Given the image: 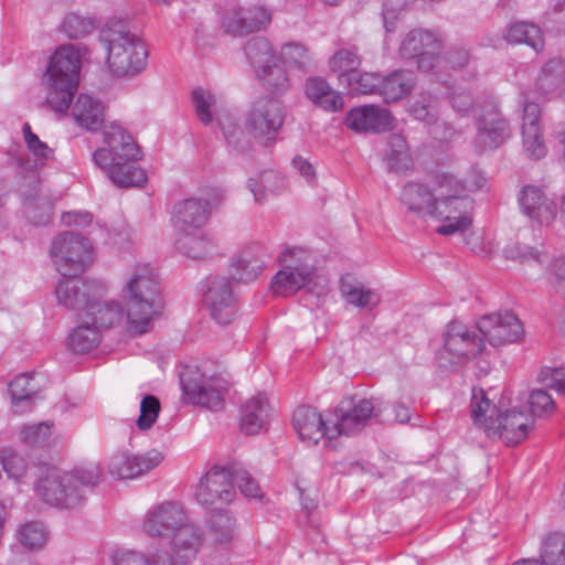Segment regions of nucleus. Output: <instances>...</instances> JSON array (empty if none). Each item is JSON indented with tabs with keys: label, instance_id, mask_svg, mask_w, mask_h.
<instances>
[{
	"label": "nucleus",
	"instance_id": "obj_36",
	"mask_svg": "<svg viewBox=\"0 0 565 565\" xmlns=\"http://www.w3.org/2000/svg\"><path fill=\"white\" fill-rule=\"evenodd\" d=\"M340 291L348 303L360 309H372L380 303V296L374 290L365 288L351 275L341 278Z\"/></svg>",
	"mask_w": 565,
	"mask_h": 565
},
{
	"label": "nucleus",
	"instance_id": "obj_4",
	"mask_svg": "<svg viewBox=\"0 0 565 565\" xmlns=\"http://www.w3.org/2000/svg\"><path fill=\"white\" fill-rule=\"evenodd\" d=\"M106 51V66L117 77H134L147 67L145 42L120 20L108 21L99 31Z\"/></svg>",
	"mask_w": 565,
	"mask_h": 565
},
{
	"label": "nucleus",
	"instance_id": "obj_2",
	"mask_svg": "<svg viewBox=\"0 0 565 565\" xmlns=\"http://www.w3.org/2000/svg\"><path fill=\"white\" fill-rule=\"evenodd\" d=\"M108 148L97 149L93 159L119 188L142 186L147 182L145 171L136 166L140 149L126 130L111 124L104 132Z\"/></svg>",
	"mask_w": 565,
	"mask_h": 565
},
{
	"label": "nucleus",
	"instance_id": "obj_25",
	"mask_svg": "<svg viewBox=\"0 0 565 565\" xmlns=\"http://www.w3.org/2000/svg\"><path fill=\"white\" fill-rule=\"evenodd\" d=\"M522 212L540 225L552 224L557 216L556 203L537 186H524L519 198Z\"/></svg>",
	"mask_w": 565,
	"mask_h": 565
},
{
	"label": "nucleus",
	"instance_id": "obj_35",
	"mask_svg": "<svg viewBox=\"0 0 565 565\" xmlns=\"http://www.w3.org/2000/svg\"><path fill=\"white\" fill-rule=\"evenodd\" d=\"M268 259L264 247L253 246L242 252L234 264L235 277L242 281L255 280L263 271Z\"/></svg>",
	"mask_w": 565,
	"mask_h": 565
},
{
	"label": "nucleus",
	"instance_id": "obj_20",
	"mask_svg": "<svg viewBox=\"0 0 565 565\" xmlns=\"http://www.w3.org/2000/svg\"><path fill=\"white\" fill-rule=\"evenodd\" d=\"M204 302L210 309L211 317L217 323H231L237 312L231 279L225 276L209 278Z\"/></svg>",
	"mask_w": 565,
	"mask_h": 565
},
{
	"label": "nucleus",
	"instance_id": "obj_48",
	"mask_svg": "<svg viewBox=\"0 0 565 565\" xmlns=\"http://www.w3.org/2000/svg\"><path fill=\"white\" fill-rule=\"evenodd\" d=\"M96 299L95 309L88 310L86 316L92 319V324L99 328H110L124 317V310L117 301H102Z\"/></svg>",
	"mask_w": 565,
	"mask_h": 565
},
{
	"label": "nucleus",
	"instance_id": "obj_38",
	"mask_svg": "<svg viewBox=\"0 0 565 565\" xmlns=\"http://www.w3.org/2000/svg\"><path fill=\"white\" fill-rule=\"evenodd\" d=\"M414 76L408 71H394L381 76V85L379 94L386 103L397 102L406 97L414 88Z\"/></svg>",
	"mask_w": 565,
	"mask_h": 565
},
{
	"label": "nucleus",
	"instance_id": "obj_52",
	"mask_svg": "<svg viewBox=\"0 0 565 565\" xmlns=\"http://www.w3.org/2000/svg\"><path fill=\"white\" fill-rule=\"evenodd\" d=\"M278 56L279 62L282 61L298 70H306L311 64V57L308 49L303 44L297 42H289L281 45Z\"/></svg>",
	"mask_w": 565,
	"mask_h": 565
},
{
	"label": "nucleus",
	"instance_id": "obj_45",
	"mask_svg": "<svg viewBox=\"0 0 565 565\" xmlns=\"http://www.w3.org/2000/svg\"><path fill=\"white\" fill-rule=\"evenodd\" d=\"M539 559L543 565H565L564 532H552L542 539Z\"/></svg>",
	"mask_w": 565,
	"mask_h": 565
},
{
	"label": "nucleus",
	"instance_id": "obj_28",
	"mask_svg": "<svg viewBox=\"0 0 565 565\" xmlns=\"http://www.w3.org/2000/svg\"><path fill=\"white\" fill-rule=\"evenodd\" d=\"M106 107L102 100L88 95L79 94L71 108L74 121L82 128L95 132L105 121Z\"/></svg>",
	"mask_w": 565,
	"mask_h": 565
},
{
	"label": "nucleus",
	"instance_id": "obj_44",
	"mask_svg": "<svg viewBox=\"0 0 565 565\" xmlns=\"http://www.w3.org/2000/svg\"><path fill=\"white\" fill-rule=\"evenodd\" d=\"M99 330L90 322H85L74 328L68 335V349L75 353H87L100 343Z\"/></svg>",
	"mask_w": 565,
	"mask_h": 565
},
{
	"label": "nucleus",
	"instance_id": "obj_61",
	"mask_svg": "<svg viewBox=\"0 0 565 565\" xmlns=\"http://www.w3.org/2000/svg\"><path fill=\"white\" fill-rule=\"evenodd\" d=\"M411 113L417 120L427 124H434L437 119V113L433 106L431 96H422L419 100L414 102L411 106Z\"/></svg>",
	"mask_w": 565,
	"mask_h": 565
},
{
	"label": "nucleus",
	"instance_id": "obj_39",
	"mask_svg": "<svg viewBox=\"0 0 565 565\" xmlns=\"http://www.w3.org/2000/svg\"><path fill=\"white\" fill-rule=\"evenodd\" d=\"M175 244L183 255L195 260L204 259L215 250L213 239L207 234L198 231L182 233Z\"/></svg>",
	"mask_w": 565,
	"mask_h": 565
},
{
	"label": "nucleus",
	"instance_id": "obj_53",
	"mask_svg": "<svg viewBox=\"0 0 565 565\" xmlns=\"http://www.w3.org/2000/svg\"><path fill=\"white\" fill-rule=\"evenodd\" d=\"M350 90L358 94H379L381 75L379 73H351L347 77Z\"/></svg>",
	"mask_w": 565,
	"mask_h": 565
},
{
	"label": "nucleus",
	"instance_id": "obj_17",
	"mask_svg": "<svg viewBox=\"0 0 565 565\" xmlns=\"http://www.w3.org/2000/svg\"><path fill=\"white\" fill-rule=\"evenodd\" d=\"M188 522L189 516L184 507L179 502L168 501L148 511L142 529L149 536L169 539Z\"/></svg>",
	"mask_w": 565,
	"mask_h": 565
},
{
	"label": "nucleus",
	"instance_id": "obj_60",
	"mask_svg": "<svg viewBox=\"0 0 565 565\" xmlns=\"http://www.w3.org/2000/svg\"><path fill=\"white\" fill-rule=\"evenodd\" d=\"M533 416L551 415L555 411V402L545 390H533L529 397Z\"/></svg>",
	"mask_w": 565,
	"mask_h": 565
},
{
	"label": "nucleus",
	"instance_id": "obj_15",
	"mask_svg": "<svg viewBox=\"0 0 565 565\" xmlns=\"http://www.w3.org/2000/svg\"><path fill=\"white\" fill-rule=\"evenodd\" d=\"M105 289V284L96 279H61L55 287V296L60 306L86 315L95 309L96 299L104 297Z\"/></svg>",
	"mask_w": 565,
	"mask_h": 565
},
{
	"label": "nucleus",
	"instance_id": "obj_64",
	"mask_svg": "<svg viewBox=\"0 0 565 565\" xmlns=\"http://www.w3.org/2000/svg\"><path fill=\"white\" fill-rule=\"evenodd\" d=\"M550 282L556 294L565 297V258L553 262Z\"/></svg>",
	"mask_w": 565,
	"mask_h": 565
},
{
	"label": "nucleus",
	"instance_id": "obj_59",
	"mask_svg": "<svg viewBox=\"0 0 565 565\" xmlns=\"http://www.w3.org/2000/svg\"><path fill=\"white\" fill-rule=\"evenodd\" d=\"M62 435L53 422L38 423V449L51 450L60 447Z\"/></svg>",
	"mask_w": 565,
	"mask_h": 565
},
{
	"label": "nucleus",
	"instance_id": "obj_16",
	"mask_svg": "<svg viewBox=\"0 0 565 565\" xmlns=\"http://www.w3.org/2000/svg\"><path fill=\"white\" fill-rule=\"evenodd\" d=\"M270 23V10L259 3L228 8L221 18V28L232 36H244L265 31Z\"/></svg>",
	"mask_w": 565,
	"mask_h": 565
},
{
	"label": "nucleus",
	"instance_id": "obj_10",
	"mask_svg": "<svg viewBox=\"0 0 565 565\" xmlns=\"http://www.w3.org/2000/svg\"><path fill=\"white\" fill-rule=\"evenodd\" d=\"M183 393L193 404L218 411L223 406L227 381L221 375L210 374L199 367L189 369L180 377Z\"/></svg>",
	"mask_w": 565,
	"mask_h": 565
},
{
	"label": "nucleus",
	"instance_id": "obj_19",
	"mask_svg": "<svg viewBox=\"0 0 565 565\" xmlns=\"http://www.w3.org/2000/svg\"><path fill=\"white\" fill-rule=\"evenodd\" d=\"M533 427V418L516 408L500 411L494 422L486 425V434L490 438H500L507 445L522 443Z\"/></svg>",
	"mask_w": 565,
	"mask_h": 565
},
{
	"label": "nucleus",
	"instance_id": "obj_7",
	"mask_svg": "<svg viewBox=\"0 0 565 565\" xmlns=\"http://www.w3.org/2000/svg\"><path fill=\"white\" fill-rule=\"evenodd\" d=\"M281 269L271 280L273 294L289 297L300 289L318 297L327 292V279L311 264L310 254L302 247H287L278 257Z\"/></svg>",
	"mask_w": 565,
	"mask_h": 565
},
{
	"label": "nucleus",
	"instance_id": "obj_33",
	"mask_svg": "<svg viewBox=\"0 0 565 565\" xmlns=\"http://www.w3.org/2000/svg\"><path fill=\"white\" fill-rule=\"evenodd\" d=\"M113 565H177L172 555L162 548L148 551L122 550L111 555Z\"/></svg>",
	"mask_w": 565,
	"mask_h": 565
},
{
	"label": "nucleus",
	"instance_id": "obj_50",
	"mask_svg": "<svg viewBox=\"0 0 565 565\" xmlns=\"http://www.w3.org/2000/svg\"><path fill=\"white\" fill-rule=\"evenodd\" d=\"M257 81L275 94H282L289 88L287 72L280 62L271 63L269 67H263L255 73Z\"/></svg>",
	"mask_w": 565,
	"mask_h": 565
},
{
	"label": "nucleus",
	"instance_id": "obj_34",
	"mask_svg": "<svg viewBox=\"0 0 565 565\" xmlns=\"http://www.w3.org/2000/svg\"><path fill=\"white\" fill-rule=\"evenodd\" d=\"M207 521V537L220 548H227L236 534V520L227 510H216Z\"/></svg>",
	"mask_w": 565,
	"mask_h": 565
},
{
	"label": "nucleus",
	"instance_id": "obj_21",
	"mask_svg": "<svg viewBox=\"0 0 565 565\" xmlns=\"http://www.w3.org/2000/svg\"><path fill=\"white\" fill-rule=\"evenodd\" d=\"M164 457L157 449H150L143 454L117 452L108 465L111 476L119 479H134L146 475L158 467Z\"/></svg>",
	"mask_w": 565,
	"mask_h": 565
},
{
	"label": "nucleus",
	"instance_id": "obj_6",
	"mask_svg": "<svg viewBox=\"0 0 565 565\" xmlns=\"http://www.w3.org/2000/svg\"><path fill=\"white\" fill-rule=\"evenodd\" d=\"M81 73V55L72 44L56 49L50 56L44 81V106L58 115H65L77 90Z\"/></svg>",
	"mask_w": 565,
	"mask_h": 565
},
{
	"label": "nucleus",
	"instance_id": "obj_23",
	"mask_svg": "<svg viewBox=\"0 0 565 565\" xmlns=\"http://www.w3.org/2000/svg\"><path fill=\"white\" fill-rule=\"evenodd\" d=\"M445 350L452 354L458 362H463L479 355L483 348V339L458 321L447 326L444 338Z\"/></svg>",
	"mask_w": 565,
	"mask_h": 565
},
{
	"label": "nucleus",
	"instance_id": "obj_3",
	"mask_svg": "<svg viewBox=\"0 0 565 565\" xmlns=\"http://www.w3.org/2000/svg\"><path fill=\"white\" fill-rule=\"evenodd\" d=\"M483 181L473 185L460 182L449 173L437 174V198L430 216L441 222L437 227L440 235H452L465 232L472 223L471 214L475 210V201L466 192L473 188L479 189Z\"/></svg>",
	"mask_w": 565,
	"mask_h": 565
},
{
	"label": "nucleus",
	"instance_id": "obj_57",
	"mask_svg": "<svg viewBox=\"0 0 565 565\" xmlns=\"http://www.w3.org/2000/svg\"><path fill=\"white\" fill-rule=\"evenodd\" d=\"M161 409L160 401L154 395H146L140 403V415L137 426L140 430H148L156 423Z\"/></svg>",
	"mask_w": 565,
	"mask_h": 565
},
{
	"label": "nucleus",
	"instance_id": "obj_12",
	"mask_svg": "<svg viewBox=\"0 0 565 565\" xmlns=\"http://www.w3.org/2000/svg\"><path fill=\"white\" fill-rule=\"evenodd\" d=\"M235 497L231 466H213L201 477L196 486V501L211 511L222 510L233 502Z\"/></svg>",
	"mask_w": 565,
	"mask_h": 565
},
{
	"label": "nucleus",
	"instance_id": "obj_51",
	"mask_svg": "<svg viewBox=\"0 0 565 565\" xmlns=\"http://www.w3.org/2000/svg\"><path fill=\"white\" fill-rule=\"evenodd\" d=\"M94 19L75 12L67 13L60 26V31L68 39H79L95 30Z\"/></svg>",
	"mask_w": 565,
	"mask_h": 565
},
{
	"label": "nucleus",
	"instance_id": "obj_62",
	"mask_svg": "<svg viewBox=\"0 0 565 565\" xmlns=\"http://www.w3.org/2000/svg\"><path fill=\"white\" fill-rule=\"evenodd\" d=\"M541 382L565 395V367H545L540 373Z\"/></svg>",
	"mask_w": 565,
	"mask_h": 565
},
{
	"label": "nucleus",
	"instance_id": "obj_46",
	"mask_svg": "<svg viewBox=\"0 0 565 565\" xmlns=\"http://www.w3.org/2000/svg\"><path fill=\"white\" fill-rule=\"evenodd\" d=\"M281 185L282 177L274 170H265L257 178H249L247 180V188L253 193L254 200L257 203H263L268 194L278 192Z\"/></svg>",
	"mask_w": 565,
	"mask_h": 565
},
{
	"label": "nucleus",
	"instance_id": "obj_11",
	"mask_svg": "<svg viewBox=\"0 0 565 565\" xmlns=\"http://www.w3.org/2000/svg\"><path fill=\"white\" fill-rule=\"evenodd\" d=\"M372 398H347L330 413L331 437L354 436L362 431L373 417L380 415Z\"/></svg>",
	"mask_w": 565,
	"mask_h": 565
},
{
	"label": "nucleus",
	"instance_id": "obj_43",
	"mask_svg": "<svg viewBox=\"0 0 565 565\" xmlns=\"http://www.w3.org/2000/svg\"><path fill=\"white\" fill-rule=\"evenodd\" d=\"M565 82V63L562 58L550 60L535 81L536 90L547 95L556 92Z\"/></svg>",
	"mask_w": 565,
	"mask_h": 565
},
{
	"label": "nucleus",
	"instance_id": "obj_47",
	"mask_svg": "<svg viewBox=\"0 0 565 565\" xmlns=\"http://www.w3.org/2000/svg\"><path fill=\"white\" fill-rule=\"evenodd\" d=\"M500 411L487 397L482 388H473L470 402V413L473 424L480 426L486 431V425L494 422Z\"/></svg>",
	"mask_w": 565,
	"mask_h": 565
},
{
	"label": "nucleus",
	"instance_id": "obj_40",
	"mask_svg": "<svg viewBox=\"0 0 565 565\" xmlns=\"http://www.w3.org/2000/svg\"><path fill=\"white\" fill-rule=\"evenodd\" d=\"M504 39L510 44H525L536 53L544 47V36L539 25L530 22L518 21L509 25Z\"/></svg>",
	"mask_w": 565,
	"mask_h": 565
},
{
	"label": "nucleus",
	"instance_id": "obj_58",
	"mask_svg": "<svg viewBox=\"0 0 565 565\" xmlns=\"http://www.w3.org/2000/svg\"><path fill=\"white\" fill-rule=\"evenodd\" d=\"M192 100L195 107V111L200 120L207 125L212 121V107L215 105V96L203 88H195L192 92Z\"/></svg>",
	"mask_w": 565,
	"mask_h": 565
},
{
	"label": "nucleus",
	"instance_id": "obj_32",
	"mask_svg": "<svg viewBox=\"0 0 565 565\" xmlns=\"http://www.w3.org/2000/svg\"><path fill=\"white\" fill-rule=\"evenodd\" d=\"M306 96L312 104L326 111H339L344 102L340 93L334 90L322 77H309L305 85Z\"/></svg>",
	"mask_w": 565,
	"mask_h": 565
},
{
	"label": "nucleus",
	"instance_id": "obj_22",
	"mask_svg": "<svg viewBox=\"0 0 565 565\" xmlns=\"http://www.w3.org/2000/svg\"><path fill=\"white\" fill-rule=\"evenodd\" d=\"M292 425L299 438L309 444L317 445L322 438L331 437L330 413L322 416L315 407L300 406L294 412Z\"/></svg>",
	"mask_w": 565,
	"mask_h": 565
},
{
	"label": "nucleus",
	"instance_id": "obj_30",
	"mask_svg": "<svg viewBox=\"0 0 565 565\" xmlns=\"http://www.w3.org/2000/svg\"><path fill=\"white\" fill-rule=\"evenodd\" d=\"M211 207L207 201L202 199H188L174 206L175 226L186 233L190 228H200L209 220Z\"/></svg>",
	"mask_w": 565,
	"mask_h": 565
},
{
	"label": "nucleus",
	"instance_id": "obj_5",
	"mask_svg": "<svg viewBox=\"0 0 565 565\" xmlns=\"http://www.w3.org/2000/svg\"><path fill=\"white\" fill-rule=\"evenodd\" d=\"M128 329L135 334L150 330L152 320L162 309L159 287L153 269L149 265H137L122 289Z\"/></svg>",
	"mask_w": 565,
	"mask_h": 565
},
{
	"label": "nucleus",
	"instance_id": "obj_18",
	"mask_svg": "<svg viewBox=\"0 0 565 565\" xmlns=\"http://www.w3.org/2000/svg\"><path fill=\"white\" fill-rule=\"evenodd\" d=\"M477 328L482 339L493 347L516 342L524 334L522 322L511 311L484 316L477 322Z\"/></svg>",
	"mask_w": 565,
	"mask_h": 565
},
{
	"label": "nucleus",
	"instance_id": "obj_42",
	"mask_svg": "<svg viewBox=\"0 0 565 565\" xmlns=\"http://www.w3.org/2000/svg\"><path fill=\"white\" fill-rule=\"evenodd\" d=\"M386 163L390 171L406 173L413 167V158L409 152L406 138L402 134H392L387 139Z\"/></svg>",
	"mask_w": 565,
	"mask_h": 565
},
{
	"label": "nucleus",
	"instance_id": "obj_27",
	"mask_svg": "<svg viewBox=\"0 0 565 565\" xmlns=\"http://www.w3.org/2000/svg\"><path fill=\"white\" fill-rule=\"evenodd\" d=\"M541 109L535 103H526L523 108V147L530 158L541 159L546 153L540 127Z\"/></svg>",
	"mask_w": 565,
	"mask_h": 565
},
{
	"label": "nucleus",
	"instance_id": "obj_9",
	"mask_svg": "<svg viewBox=\"0 0 565 565\" xmlns=\"http://www.w3.org/2000/svg\"><path fill=\"white\" fill-rule=\"evenodd\" d=\"M475 126L473 146L479 153L499 148L511 137L510 124L494 97H486L478 104Z\"/></svg>",
	"mask_w": 565,
	"mask_h": 565
},
{
	"label": "nucleus",
	"instance_id": "obj_31",
	"mask_svg": "<svg viewBox=\"0 0 565 565\" xmlns=\"http://www.w3.org/2000/svg\"><path fill=\"white\" fill-rule=\"evenodd\" d=\"M270 417V405L265 394H257L245 402L241 409V429L247 435L258 434Z\"/></svg>",
	"mask_w": 565,
	"mask_h": 565
},
{
	"label": "nucleus",
	"instance_id": "obj_1",
	"mask_svg": "<svg viewBox=\"0 0 565 565\" xmlns=\"http://www.w3.org/2000/svg\"><path fill=\"white\" fill-rule=\"evenodd\" d=\"M102 479L97 465L75 467L64 471L46 462H38V500L60 510L82 507L87 491L95 488Z\"/></svg>",
	"mask_w": 565,
	"mask_h": 565
},
{
	"label": "nucleus",
	"instance_id": "obj_56",
	"mask_svg": "<svg viewBox=\"0 0 565 565\" xmlns=\"http://www.w3.org/2000/svg\"><path fill=\"white\" fill-rule=\"evenodd\" d=\"M233 484H236L241 493L246 498H260L262 492L257 481L242 467L231 466Z\"/></svg>",
	"mask_w": 565,
	"mask_h": 565
},
{
	"label": "nucleus",
	"instance_id": "obj_24",
	"mask_svg": "<svg viewBox=\"0 0 565 565\" xmlns=\"http://www.w3.org/2000/svg\"><path fill=\"white\" fill-rule=\"evenodd\" d=\"M437 174L429 184L409 181L401 190L399 200L407 213L423 217L430 216L437 198Z\"/></svg>",
	"mask_w": 565,
	"mask_h": 565
},
{
	"label": "nucleus",
	"instance_id": "obj_14",
	"mask_svg": "<svg viewBox=\"0 0 565 565\" xmlns=\"http://www.w3.org/2000/svg\"><path fill=\"white\" fill-rule=\"evenodd\" d=\"M443 49L444 40L438 33L414 29L403 38L398 53L404 60H416L418 68L428 72L438 63Z\"/></svg>",
	"mask_w": 565,
	"mask_h": 565
},
{
	"label": "nucleus",
	"instance_id": "obj_54",
	"mask_svg": "<svg viewBox=\"0 0 565 565\" xmlns=\"http://www.w3.org/2000/svg\"><path fill=\"white\" fill-rule=\"evenodd\" d=\"M447 98L458 116H468L475 105L478 106L471 93L460 85H451L447 90ZM482 100H480L481 103Z\"/></svg>",
	"mask_w": 565,
	"mask_h": 565
},
{
	"label": "nucleus",
	"instance_id": "obj_37",
	"mask_svg": "<svg viewBox=\"0 0 565 565\" xmlns=\"http://www.w3.org/2000/svg\"><path fill=\"white\" fill-rule=\"evenodd\" d=\"M248 64L254 73L263 67H269L271 63L279 62L278 53L271 42L265 36L250 38L243 47Z\"/></svg>",
	"mask_w": 565,
	"mask_h": 565
},
{
	"label": "nucleus",
	"instance_id": "obj_55",
	"mask_svg": "<svg viewBox=\"0 0 565 565\" xmlns=\"http://www.w3.org/2000/svg\"><path fill=\"white\" fill-rule=\"evenodd\" d=\"M227 145L238 153H245L250 148V142L242 128L231 119L220 122Z\"/></svg>",
	"mask_w": 565,
	"mask_h": 565
},
{
	"label": "nucleus",
	"instance_id": "obj_13",
	"mask_svg": "<svg viewBox=\"0 0 565 565\" xmlns=\"http://www.w3.org/2000/svg\"><path fill=\"white\" fill-rule=\"evenodd\" d=\"M285 113L278 99L260 97L256 99L245 120L247 132L263 145L273 141L282 127Z\"/></svg>",
	"mask_w": 565,
	"mask_h": 565
},
{
	"label": "nucleus",
	"instance_id": "obj_26",
	"mask_svg": "<svg viewBox=\"0 0 565 565\" xmlns=\"http://www.w3.org/2000/svg\"><path fill=\"white\" fill-rule=\"evenodd\" d=\"M391 114L379 106L365 105L351 109L347 126L358 132H382L391 129Z\"/></svg>",
	"mask_w": 565,
	"mask_h": 565
},
{
	"label": "nucleus",
	"instance_id": "obj_49",
	"mask_svg": "<svg viewBox=\"0 0 565 565\" xmlns=\"http://www.w3.org/2000/svg\"><path fill=\"white\" fill-rule=\"evenodd\" d=\"M361 65V56L356 46L337 50L329 60V67L347 81L351 73H355Z\"/></svg>",
	"mask_w": 565,
	"mask_h": 565
},
{
	"label": "nucleus",
	"instance_id": "obj_29",
	"mask_svg": "<svg viewBox=\"0 0 565 565\" xmlns=\"http://www.w3.org/2000/svg\"><path fill=\"white\" fill-rule=\"evenodd\" d=\"M170 546L181 564L193 561L203 545V534L190 521L169 537Z\"/></svg>",
	"mask_w": 565,
	"mask_h": 565
},
{
	"label": "nucleus",
	"instance_id": "obj_63",
	"mask_svg": "<svg viewBox=\"0 0 565 565\" xmlns=\"http://www.w3.org/2000/svg\"><path fill=\"white\" fill-rule=\"evenodd\" d=\"M505 257L519 259L521 263L542 262V254L533 247L526 245H516L505 248Z\"/></svg>",
	"mask_w": 565,
	"mask_h": 565
},
{
	"label": "nucleus",
	"instance_id": "obj_41",
	"mask_svg": "<svg viewBox=\"0 0 565 565\" xmlns=\"http://www.w3.org/2000/svg\"><path fill=\"white\" fill-rule=\"evenodd\" d=\"M9 394L14 413L23 414L33 408L35 386L31 374H21L9 383Z\"/></svg>",
	"mask_w": 565,
	"mask_h": 565
},
{
	"label": "nucleus",
	"instance_id": "obj_8",
	"mask_svg": "<svg viewBox=\"0 0 565 565\" xmlns=\"http://www.w3.org/2000/svg\"><path fill=\"white\" fill-rule=\"evenodd\" d=\"M50 255L56 270L65 278L79 276L93 264L89 241L71 232L63 233L53 241Z\"/></svg>",
	"mask_w": 565,
	"mask_h": 565
}]
</instances>
